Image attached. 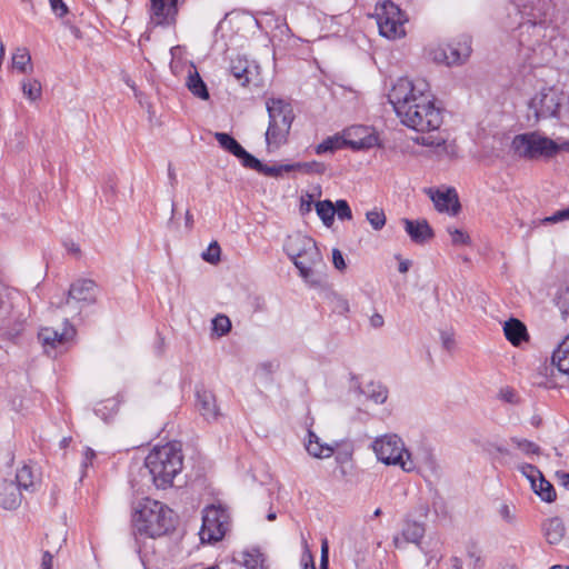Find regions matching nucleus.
<instances>
[{
    "mask_svg": "<svg viewBox=\"0 0 569 569\" xmlns=\"http://www.w3.org/2000/svg\"><path fill=\"white\" fill-rule=\"evenodd\" d=\"M131 522L132 536L139 551L143 538H160L174 529L173 511L164 503L150 498L138 503Z\"/></svg>",
    "mask_w": 569,
    "mask_h": 569,
    "instance_id": "1",
    "label": "nucleus"
},
{
    "mask_svg": "<svg viewBox=\"0 0 569 569\" xmlns=\"http://www.w3.org/2000/svg\"><path fill=\"white\" fill-rule=\"evenodd\" d=\"M144 465L157 488L171 487L173 479L183 467L181 445L179 442H168L164 446L154 447L147 456Z\"/></svg>",
    "mask_w": 569,
    "mask_h": 569,
    "instance_id": "2",
    "label": "nucleus"
},
{
    "mask_svg": "<svg viewBox=\"0 0 569 569\" xmlns=\"http://www.w3.org/2000/svg\"><path fill=\"white\" fill-rule=\"evenodd\" d=\"M266 107L269 116L266 142L269 150H276L287 143L295 112L291 103L281 98H269Z\"/></svg>",
    "mask_w": 569,
    "mask_h": 569,
    "instance_id": "3",
    "label": "nucleus"
},
{
    "mask_svg": "<svg viewBox=\"0 0 569 569\" xmlns=\"http://www.w3.org/2000/svg\"><path fill=\"white\" fill-rule=\"evenodd\" d=\"M411 101L412 103L398 114L405 126L419 132L433 131L440 128L442 113L435 106L430 92L418 94L417 101Z\"/></svg>",
    "mask_w": 569,
    "mask_h": 569,
    "instance_id": "4",
    "label": "nucleus"
},
{
    "mask_svg": "<svg viewBox=\"0 0 569 569\" xmlns=\"http://www.w3.org/2000/svg\"><path fill=\"white\" fill-rule=\"evenodd\" d=\"M520 17V44L530 46L529 41L523 39L525 30L545 29L551 21L555 11L552 0H512Z\"/></svg>",
    "mask_w": 569,
    "mask_h": 569,
    "instance_id": "5",
    "label": "nucleus"
},
{
    "mask_svg": "<svg viewBox=\"0 0 569 569\" xmlns=\"http://www.w3.org/2000/svg\"><path fill=\"white\" fill-rule=\"evenodd\" d=\"M284 250L305 279L310 278L313 267L321 262V253L310 237L303 234L288 237Z\"/></svg>",
    "mask_w": 569,
    "mask_h": 569,
    "instance_id": "6",
    "label": "nucleus"
},
{
    "mask_svg": "<svg viewBox=\"0 0 569 569\" xmlns=\"http://www.w3.org/2000/svg\"><path fill=\"white\" fill-rule=\"evenodd\" d=\"M511 150L520 158L533 160L553 158L561 147L552 139L535 131L515 136L511 141Z\"/></svg>",
    "mask_w": 569,
    "mask_h": 569,
    "instance_id": "7",
    "label": "nucleus"
},
{
    "mask_svg": "<svg viewBox=\"0 0 569 569\" xmlns=\"http://www.w3.org/2000/svg\"><path fill=\"white\" fill-rule=\"evenodd\" d=\"M202 526L199 538L202 543L221 541L230 529V513L221 505H209L202 509Z\"/></svg>",
    "mask_w": 569,
    "mask_h": 569,
    "instance_id": "8",
    "label": "nucleus"
},
{
    "mask_svg": "<svg viewBox=\"0 0 569 569\" xmlns=\"http://www.w3.org/2000/svg\"><path fill=\"white\" fill-rule=\"evenodd\" d=\"M348 138L340 134H335L326 138L321 143L315 148L317 154L333 153L337 150L350 147L353 150L370 149L378 143V137L372 133H367V129L358 127L347 131Z\"/></svg>",
    "mask_w": 569,
    "mask_h": 569,
    "instance_id": "9",
    "label": "nucleus"
},
{
    "mask_svg": "<svg viewBox=\"0 0 569 569\" xmlns=\"http://www.w3.org/2000/svg\"><path fill=\"white\" fill-rule=\"evenodd\" d=\"M372 448L381 462L400 466L406 472H410L415 469L411 455L405 448L403 441L398 436L390 435L378 438L375 440Z\"/></svg>",
    "mask_w": 569,
    "mask_h": 569,
    "instance_id": "10",
    "label": "nucleus"
},
{
    "mask_svg": "<svg viewBox=\"0 0 569 569\" xmlns=\"http://www.w3.org/2000/svg\"><path fill=\"white\" fill-rule=\"evenodd\" d=\"M375 17L382 37L397 39L405 36V17L400 8L390 0L377 3Z\"/></svg>",
    "mask_w": 569,
    "mask_h": 569,
    "instance_id": "11",
    "label": "nucleus"
},
{
    "mask_svg": "<svg viewBox=\"0 0 569 569\" xmlns=\"http://www.w3.org/2000/svg\"><path fill=\"white\" fill-rule=\"evenodd\" d=\"M428 92L429 84L425 80L413 82L408 78H400L392 87L388 98L398 116L412 103L411 100L417 101L418 94Z\"/></svg>",
    "mask_w": 569,
    "mask_h": 569,
    "instance_id": "12",
    "label": "nucleus"
},
{
    "mask_svg": "<svg viewBox=\"0 0 569 569\" xmlns=\"http://www.w3.org/2000/svg\"><path fill=\"white\" fill-rule=\"evenodd\" d=\"M471 53V39L461 37L458 41L439 46L430 51V57L436 63L448 67L460 66L467 61Z\"/></svg>",
    "mask_w": 569,
    "mask_h": 569,
    "instance_id": "13",
    "label": "nucleus"
},
{
    "mask_svg": "<svg viewBox=\"0 0 569 569\" xmlns=\"http://www.w3.org/2000/svg\"><path fill=\"white\" fill-rule=\"evenodd\" d=\"M76 333L74 327L66 322L61 331L53 328H42L38 333V339L41 341L47 355L57 357L58 353L68 350Z\"/></svg>",
    "mask_w": 569,
    "mask_h": 569,
    "instance_id": "14",
    "label": "nucleus"
},
{
    "mask_svg": "<svg viewBox=\"0 0 569 569\" xmlns=\"http://www.w3.org/2000/svg\"><path fill=\"white\" fill-rule=\"evenodd\" d=\"M560 94L555 88H543L529 103L537 120L555 117L560 108Z\"/></svg>",
    "mask_w": 569,
    "mask_h": 569,
    "instance_id": "15",
    "label": "nucleus"
},
{
    "mask_svg": "<svg viewBox=\"0 0 569 569\" xmlns=\"http://www.w3.org/2000/svg\"><path fill=\"white\" fill-rule=\"evenodd\" d=\"M151 20L157 26L169 27L176 23L178 0H150Z\"/></svg>",
    "mask_w": 569,
    "mask_h": 569,
    "instance_id": "16",
    "label": "nucleus"
},
{
    "mask_svg": "<svg viewBox=\"0 0 569 569\" xmlns=\"http://www.w3.org/2000/svg\"><path fill=\"white\" fill-rule=\"evenodd\" d=\"M428 193L435 203V207L440 212H448L451 216H457L460 211V202L456 189L448 188L446 190L429 189Z\"/></svg>",
    "mask_w": 569,
    "mask_h": 569,
    "instance_id": "17",
    "label": "nucleus"
},
{
    "mask_svg": "<svg viewBox=\"0 0 569 569\" xmlns=\"http://www.w3.org/2000/svg\"><path fill=\"white\" fill-rule=\"evenodd\" d=\"M97 298V284L90 279H79L74 281L68 291L67 303L70 300L77 302L93 303Z\"/></svg>",
    "mask_w": 569,
    "mask_h": 569,
    "instance_id": "18",
    "label": "nucleus"
},
{
    "mask_svg": "<svg viewBox=\"0 0 569 569\" xmlns=\"http://www.w3.org/2000/svg\"><path fill=\"white\" fill-rule=\"evenodd\" d=\"M426 532L425 525L418 521L406 520L401 535L393 538L397 549L405 548L406 543L419 545Z\"/></svg>",
    "mask_w": 569,
    "mask_h": 569,
    "instance_id": "19",
    "label": "nucleus"
},
{
    "mask_svg": "<svg viewBox=\"0 0 569 569\" xmlns=\"http://www.w3.org/2000/svg\"><path fill=\"white\" fill-rule=\"evenodd\" d=\"M21 490L14 480L2 479L0 481V507L13 510L21 503Z\"/></svg>",
    "mask_w": 569,
    "mask_h": 569,
    "instance_id": "20",
    "label": "nucleus"
},
{
    "mask_svg": "<svg viewBox=\"0 0 569 569\" xmlns=\"http://www.w3.org/2000/svg\"><path fill=\"white\" fill-rule=\"evenodd\" d=\"M197 408L207 421H214L220 416L216 396L210 390H197Z\"/></svg>",
    "mask_w": 569,
    "mask_h": 569,
    "instance_id": "21",
    "label": "nucleus"
},
{
    "mask_svg": "<svg viewBox=\"0 0 569 569\" xmlns=\"http://www.w3.org/2000/svg\"><path fill=\"white\" fill-rule=\"evenodd\" d=\"M402 222L412 242L422 244L433 238V231L426 220L403 219Z\"/></svg>",
    "mask_w": 569,
    "mask_h": 569,
    "instance_id": "22",
    "label": "nucleus"
},
{
    "mask_svg": "<svg viewBox=\"0 0 569 569\" xmlns=\"http://www.w3.org/2000/svg\"><path fill=\"white\" fill-rule=\"evenodd\" d=\"M503 332L508 341L513 346H520L521 342L529 339L526 326L518 319L511 318L505 322Z\"/></svg>",
    "mask_w": 569,
    "mask_h": 569,
    "instance_id": "23",
    "label": "nucleus"
},
{
    "mask_svg": "<svg viewBox=\"0 0 569 569\" xmlns=\"http://www.w3.org/2000/svg\"><path fill=\"white\" fill-rule=\"evenodd\" d=\"M251 66L252 63L247 57L240 54H237L230 61L231 74L243 87L250 82Z\"/></svg>",
    "mask_w": 569,
    "mask_h": 569,
    "instance_id": "24",
    "label": "nucleus"
},
{
    "mask_svg": "<svg viewBox=\"0 0 569 569\" xmlns=\"http://www.w3.org/2000/svg\"><path fill=\"white\" fill-rule=\"evenodd\" d=\"M552 363L562 373H569V335L552 353Z\"/></svg>",
    "mask_w": 569,
    "mask_h": 569,
    "instance_id": "25",
    "label": "nucleus"
},
{
    "mask_svg": "<svg viewBox=\"0 0 569 569\" xmlns=\"http://www.w3.org/2000/svg\"><path fill=\"white\" fill-rule=\"evenodd\" d=\"M543 530H545V536H546L547 541L549 543L553 545L561 540V538L565 535L566 529H565L562 520L558 517H555V518L548 519L543 523Z\"/></svg>",
    "mask_w": 569,
    "mask_h": 569,
    "instance_id": "26",
    "label": "nucleus"
},
{
    "mask_svg": "<svg viewBox=\"0 0 569 569\" xmlns=\"http://www.w3.org/2000/svg\"><path fill=\"white\" fill-rule=\"evenodd\" d=\"M418 143L422 146H432L436 148V152L438 156L446 154L450 158L456 156V146L452 143H447L445 139H435L432 137H421L416 140Z\"/></svg>",
    "mask_w": 569,
    "mask_h": 569,
    "instance_id": "27",
    "label": "nucleus"
},
{
    "mask_svg": "<svg viewBox=\"0 0 569 569\" xmlns=\"http://www.w3.org/2000/svg\"><path fill=\"white\" fill-rule=\"evenodd\" d=\"M12 67L21 73L32 70L31 56L27 48H17L12 56Z\"/></svg>",
    "mask_w": 569,
    "mask_h": 569,
    "instance_id": "28",
    "label": "nucleus"
},
{
    "mask_svg": "<svg viewBox=\"0 0 569 569\" xmlns=\"http://www.w3.org/2000/svg\"><path fill=\"white\" fill-rule=\"evenodd\" d=\"M187 87L196 97L203 100L209 99L207 86L196 70L189 73Z\"/></svg>",
    "mask_w": 569,
    "mask_h": 569,
    "instance_id": "29",
    "label": "nucleus"
},
{
    "mask_svg": "<svg viewBox=\"0 0 569 569\" xmlns=\"http://www.w3.org/2000/svg\"><path fill=\"white\" fill-rule=\"evenodd\" d=\"M363 395L376 403H383L388 398V389L379 382H370L362 389Z\"/></svg>",
    "mask_w": 569,
    "mask_h": 569,
    "instance_id": "30",
    "label": "nucleus"
},
{
    "mask_svg": "<svg viewBox=\"0 0 569 569\" xmlns=\"http://www.w3.org/2000/svg\"><path fill=\"white\" fill-rule=\"evenodd\" d=\"M532 489L546 502H552L557 498L553 486L543 476L537 479L536 487Z\"/></svg>",
    "mask_w": 569,
    "mask_h": 569,
    "instance_id": "31",
    "label": "nucleus"
},
{
    "mask_svg": "<svg viewBox=\"0 0 569 569\" xmlns=\"http://www.w3.org/2000/svg\"><path fill=\"white\" fill-rule=\"evenodd\" d=\"M214 138L221 148H223L234 157L242 152V146L232 136L224 132H217L214 134Z\"/></svg>",
    "mask_w": 569,
    "mask_h": 569,
    "instance_id": "32",
    "label": "nucleus"
},
{
    "mask_svg": "<svg viewBox=\"0 0 569 569\" xmlns=\"http://www.w3.org/2000/svg\"><path fill=\"white\" fill-rule=\"evenodd\" d=\"M316 210L323 224L331 227L335 220L336 209L330 200L318 201L316 203Z\"/></svg>",
    "mask_w": 569,
    "mask_h": 569,
    "instance_id": "33",
    "label": "nucleus"
},
{
    "mask_svg": "<svg viewBox=\"0 0 569 569\" xmlns=\"http://www.w3.org/2000/svg\"><path fill=\"white\" fill-rule=\"evenodd\" d=\"M291 169L292 172L298 171L306 174H323L327 168L325 163L313 160L309 162L291 163Z\"/></svg>",
    "mask_w": 569,
    "mask_h": 569,
    "instance_id": "34",
    "label": "nucleus"
},
{
    "mask_svg": "<svg viewBox=\"0 0 569 569\" xmlns=\"http://www.w3.org/2000/svg\"><path fill=\"white\" fill-rule=\"evenodd\" d=\"M307 450L310 455L317 458H327L330 457L333 452L331 448L321 446L313 432H309V442L307 445Z\"/></svg>",
    "mask_w": 569,
    "mask_h": 569,
    "instance_id": "35",
    "label": "nucleus"
},
{
    "mask_svg": "<svg viewBox=\"0 0 569 569\" xmlns=\"http://www.w3.org/2000/svg\"><path fill=\"white\" fill-rule=\"evenodd\" d=\"M14 481L17 486L20 487V490H28L29 488H31L34 483V476L31 467L24 465L23 467L19 468Z\"/></svg>",
    "mask_w": 569,
    "mask_h": 569,
    "instance_id": "36",
    "label": "nucleus"
},
{
    "mask_svg": "<svg viewBox=\"0 0 569 569\" xmlns=\"http://www.w3.org/2000/svg\"><path fill=\"white\" fill-rule=\"evenodd\" d=\"M22 92L31 101H36L41 97V83L36 79H27L21 83Z\"/></svg>",
    "mask_w": 569,
    "mask_h": 569,
    "instance_id": "37",
    "label": "nucleus"
},
{
    "mask_svg": "<svg viewBox=\"0 0 569 569\" xmlns=\"http://www.w3.org/2000/svg\"><path fill=\"white\" fill-rule=\"evenodd\" d=\"M556 306L559 308L561 318L569 319V287L560 288L555 297Z\"/></svg>",
    "mask_w": 569,
    "mask_h": 569,
    "instance_id": "38",
    "label": "nucleus"
},
{
    "mask_svg": "<svg viewBox=\"0 0 569 569\" xmlns=\"http://www.w3.org/2000/svg\"><path fill=\"white\" fill-rule=\"evenodd\" d=\"M467 556L471 560L470 565L473 569H482L485 566V561L481 557V550L478 547L477 542L470 541L467 545Z\"/></svg>",
    "mask_w": 569,
    "mask_h": 569,
    "instance_id": "39",
    "label": "nucleus"
},
{
    "mask_svg": "<svg viewBox=\"0 0 569 569\" xmlns=\"http://www.w3.org/2000/svg\"><path fill=\"white\" fill-rule=\"evenodd\" d=\"M231 330V321L224 315H218L212 320V331L218 337L226 336Z\"/></svg>",
    "mask_w": 569,
    "mask_h": 569,
    "instance_id": "40",
    "label": "nucleus"
},
{
    "mask_svg": "<svg viewBox=\"0 0 569 569\" xmlns=\"http://www.w3.org/2000/svg\"><path fill=\"white\" fill-rule=\"evenodd\" d=\"M289 172H292L291 163L273 164V166H268V164L262 163V167L260 170V173L268 176V177H273V178L281 177L283 173H289Z\"/></svg>",
    "mask_w": 569,
    "mask_h": 569,
    "instance_id": "41",
    "label": "nucleus"
},
{
    "mask_svg": "<svg viewBox=\"0 0 569 569\" xmlns=\"http://www.w3.org/2000/svg\"><path fill=\"white\" fill-rule=\"evenodd\" d=\"M238 159H240L243 167L256 170L260 173L262 162L250 154L248 151L242 149V152L237 156Z\"/></svg>",
    "mask_w": 569,
    "mask_h": 569,
    "instance_id": "42",
    "label": "nucleus"
},
{
    "mask_svg": "<svg viewBox=\"0 0 569 569\" xmlns=\"http://www.w3.org/2000/svg\"><path fill=\"white\" fill-rule=\"evenodd\" d=\"M447 231L453 246H467L470 243V237L463 230L448 227Z\"/></svg>",
    "mask_w": 569,
    "mask_h": 569,
    "instance_id": "43",
    "label": "nucleus"
},
{
    "mask_svg": "<svg viewBox=\"0 0 569 569\" xmlns=\"http://www.w3.org/2000/svg\"><path fill=\"white\" fill-rule=\"evenodd\" d=\"M366 217L375 230H380L386 224V216L381 210L368 211Z\"/></svg>",
    "mask_w": 569,
    "mask_h": 569,
    "instance_id": "44",
    "label": "nucleus"
},
{
    "mask_svg": "<svg viewBox=\"0 0 569 569\" xmlns=\"http://www.w3.org/2000/svg\"><path fill=\"white\" fill-rule=\"evenodd\" d=\"M221 249L218 242L213 241L209 244L207 250L202 253V259L209 263H217L220 261Z\"/></svg>",
    "mask_w": 569,
    "mask_h": 569,
    "instance_id": "45",
    "label": "nucleus"
},
{
    "mask_svg": "<svg viewBox=\"0 0 569 569\" xmlns=\"http://www.w3.org/2000/svg\"><path fill=\"white\" fill-rule=\"evenodd\" d=\"M499 399H501L502 401H505L507 403H512V405L519 403V400H520L517 391L511 387H505V388L500 389Z\"/></svg>",
    "mask_w": 569,
    "mask_h": 569,
    "instance_id": "46",
    "label": "nucleus"
},
{
    "mask_svg": "<svg viewBox=\"0 0 569 569\" xmlns=\"http://www.w3.org/2000/svg\"><path fill=\"white\" fill-rule=\"evenodd\" d=\"M520 469L522 473L529 479L531 487H536L537 479L543 476L541 471L533 465L527 463L523 465Z\"/></svg>",
    "mask_w": 569,
    "mask_h": 569,
    "instance_id": "47",
    "label": "nucleus"
},
{
    "mask_svg": "<svg viewBox=\"0 0 569 569\" xmlns=\"http://www.w3.org/2000/svg\"><path fill=\"white\" fill-rule=\"evenodd\" d=\"M335 209L340 220H350L352 218V211L346 200H338Z\"/></svg>",
    "mask_w": 569,
    "mask_h": 569,
    "instance_id": "48",
    "label": "nucleus"
},
{
    "mask_svg": "<svg viewBox=\"0 0 569 569\" xmlns=\"http://www.w3.org/2000/svg\"><path fill=\"white\" fill-rule=\"evenodd\" d=\"M513 442L517 445V447L523 451L525 453H538L540 448L538 445H536L535 442L532 441H529L527 439H522V440H513Z\"/></svg>",
    "mask_w": 569,
    "mask_h": 569,
    "instance_id": "49",
    "label": "nucleus"
},
{
    "mask_svg": "<svg viewBox=\"0 0 569 569\" xmlns=\"http://www.w3.org/2000/svg\"><path fill=\"white\" fill-rule=\"evenodd\" d=\"M49 2L51 10L57 17L62 18L69 13V8L63 0H49Z\"/></svg>",
    "mask_w": 569,
    "mask_h": 569,
    "instance_id": "50",
    "label": "nucleus"
},
{
    "mask_svg": "<svg viewBox=\"0 0 569 569\" xmlns=\"http://www.w3.org/2000/svg\"><path fill=\"white\" fill-rule=\"evenodd\" d=\"M569 220V207L567 209L558 210L552 216L546 217L543 223H557L560 221Z\"/></svg>",
    "mask_w": 569,
    "mask_h": 569,
    "instance_id": "51",
    "label": "nucleus"
},
{
    "mask_svg": "<svg viewBox=\"0 0 569 569\" xmlns=\"http://www.w3.org/2000/svg\"><path fill=\"white\" fill-rule=\"evenodd\" d=\"M320 569H329V543L327 538L321 540Z\"/></svg>",
    "mask_w": 569,
    "mask_h": 569,
    "instance_id": "52",
    "label": "nucleus"
},
{
    "mask_svg": "<svg viewBox=\"0 0 569 569\" xmlns=\"http://www.w3.org/2000/svg\"><path fill=\"white\" fill-rule=\"evenodd\" d=\"M332 262H333L335 268H337L340 271L345 270L347 267L343 256H342V252L339 249L332 250Z\"/></svg>",
    "mask_w": 569,
    "mask_h": 569,
    "instance_id": "53",
    "label": "nucleus"
},
{
    "mask_svg": "<svg viewBox=\"0 0 569 569\" xmlns=\"http://www.w3.org/2000/svg\"><path fill=\"white\" fill-rule=\"evenodd\" d=\"M557 481L560 486L569 489V472L566 471H557L556 472Z\"/></svg>",
    "mask_w": 569,
    "mask_h": 569,
    "instance_id": "54",
    "label": "nucleus"
},
{
    "mask_svg": "<svg viewBox=\"0 0 569 569\" xmlns=\"http://www.w3.org/2000/svg\"><path fill=\"white\" fill-rule=\"evenodd\" d=\"M64 248L70 254H73L74 257H80L81 254L80 247L73 241H66Z\"/></svg>",
    "mask_w": 569,
    "mask_h": 569,
    "instance_id": "55",
    "label": "nucleus"
},
{
    "mask_svg": "<svg viewBox=\"0 0 569 569\" xmlns=\"http://www.w3.org/2000/svg\"><path fill=\"white\" fill-rule=\"evenodd\" d=\"M53 557L49 551H44L42 556L41 567L42 569H52Z\"/></svg>",
    "mask_w": 569,
    "mask_h": 569,
    "instance_id": "56",
    "label": "nucleus"
},
{
    "mask_svg": "<svg viewBox=\"0 0 569 569\" xmlns=\"http://www.w3.org/2000/svg\"><path fill=\"white\" fill-rule=\"evenodd\" d=\"M335 310L339 313H346L349 311V303L346 299L338 298Z\"/></svg>",
    "mask_w": 569,
    "mask_h": 569,
    "instance_id": "57",
    "label": "nucleus"
},
{
    "mask_svg": "<svg viewBox=\"0 0 569 569\" xmlns=\"http://www.w3.org/2000/svg\"><path fill=\"white\" fill-rule=\"evenodd\" d=\"M303 569H316L312 555L307 551L302 558Z\"/></svg>",
    "mask_w": 569,
    "mask_h": 569,
    "instance_id": "58",
    "label": "nucleus"
},
{
    "mask_svg": "<svg viewBox=\"0 0 569 569\" xmlns=\"http://www.w3.org/2000/svg\"><path fill=\"white\" fill-rule=\"evenodd\" d=\"M94 457H96L94 451L92 449H90V448H86V450L83 452L82 466L83 467H88V465H90L92 462Z\"/></svg>",
    "mask_w": 569,
    "mask_h": 569,
    "instance_id": "59",
    "label": "nucleus"
},
{
    "mask_svg": "<svg viewBox=\"0 0 569 569\" xmlns=\"http://www.w3.org/2000/svg\"><path fill=\"white\" fill-rule=\"evenodd\" d=\"M308 200H305L303 198L301 199V206H300V210L302 212H309L311 210V204H312V200H311V196L308 194Z\"/></svg>",
    "mask_w": 569,
    "mask_h": 569,
    "instance_id": "60",
    "label": "nucleus"
},
{
    "mask_svg": "<svg viewBox=\"0 0 569 569\" xmlns=\"http://www.w3.org/2000/svg\"><path fill=\"white\" fill-rule=\"evenodd\" d=\"M371 325H372L375 328H379V327H381V326L383 325V318H382V316H381V315H378V313L373 315V316L371 317Z\"/></svg>",
    "mask_w": 569,
    "mask_h": 569,
    "instance_id": "61",
    "label": "nucleus"
},
{
    "mask_svg": "<svg viewBox=\"0 0 569 569\" xmlns=\"http://www.w3.org/2000/svg\"><path fill=\"white\" fill-rule=\"evenodd\" d=\"M450 569H462V561L458 557L450 558Z\"/></svg>",
    "mask_w": 569,
    "mask_h": 569,
    "instance_id": "62",
    "label": "nucleus"
},
{
    "mask_svg": "<svg viewBox=\"0 0 569 569\" xmlns=\"http://www.w3.org/2000/svg\"><path fill=\"white\" fill-rule=\"evenodd\" d=\"M442 341H443V346L446 347V349L450 350L452 345H453V339H451L450 337L448 336H445L442 335Z\"/></svg>",
    "mask_w": 569,
    "mask_h": 569,
    "instance_id": "63",
    "label": "nucleus"
},
{
    "mask_svg": "<svg viewBox=\"0 0 569 569\" xmlns=\"http://www.w3.org/2000/svg\"><path fill=\"white\" fill-rule=\"evenodd\" d=\"M410 262L408 260L400 261L399 263V272L406 273L409 270Z\"/></svg>",
    "mask_w": 569,
    "mask_h": 569,
    "instance_id": "64",
    "label": "nucleus"
}]
</instances>
